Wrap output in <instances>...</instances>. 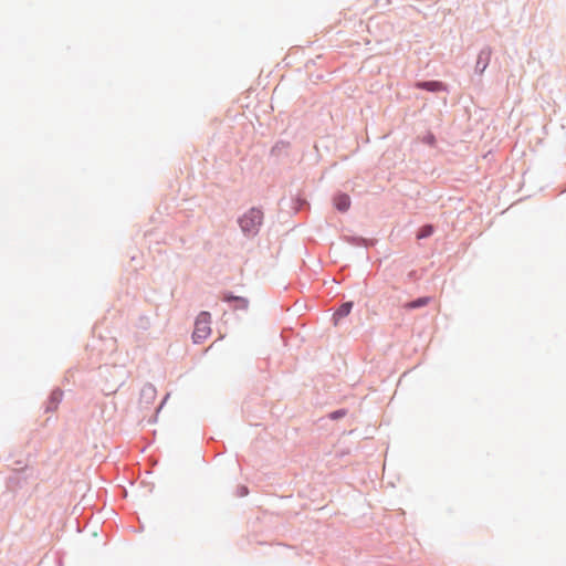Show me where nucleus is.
I'll use <instances>...</instances> for the list:
<instances>
[{
	"instance_id": "7ed1b4c3",
	"label": "nucleus",
	"mask_w": 566,
	"mask_h": 566,
	"mask_svg": "<svg viewBox=\"0 0 566 566\" xmlns=\"http://www.w3.org/2000/svg\"><path fill=\"white\" fill-rule=\"evenodd\" d=\"M413 87L430 93H449V86L438 80H419L413 83Z\"/></svg>"
},
{
	"instance_id": "f257e3e1",
	"label": "nucleus",
	"mask_w": 566,
	"mask_h": 566,
	"mask_svg": "<svg viewBox=\"0 0 566 566\" xmlns=\"http://www.w3.org/2000/svg\"><path fill=\"white\" fill-rule=\"evenodd\" d=\"M263 219L264 213L262 209L252 207L238 219V223L247 238H253L259 233Z\"/></svg>"
},
{
	"instance_id": "423d86ee",
	"label": "nucleus",
	"mask_w": 566,
	"mask_h": 566,
	"mask_svg": "<svg viewBox=\"0 0 566 566\" xmlns=\"http://www.w3.org/2000/svg\"><path fill=\"white\" fill-rule=\"evenodd\" d=\"M354 307V302L353 301H346V302H343L342 304H339V306L334 311L333 313V316H332V321L334 323V325H338L340 319L347 317L352 310Z\"/></svg>"
},
{
	"instance_id": "0eeeda50",
	"label": "nucleus",
	"mask_w": 566,
	"mask_h": 566,
	"mask_svg": "<svg viewBox=\"0 0 566 566\" xmlns=\"http://www.w3.org/2000/svg\"><path fill=\"white\" fill-rule=\"evenodd\" d=\"M156 396H157L156 387L153 384L147 382L143 386V388L140 390L139 402L148 406L154 402V400L156 399Z\"/></svg>"
},
{
	"instance_id": "20e7f679",
	"label": "nucleus",
	"mask_w": 566,
	"mask_h": 566,
	"mask_svg": "<svg viewBox=\"0 0 566 566\" xmlns=\"http://www.w3.org/2000/svg\"><path fill=\"white\" fill-rule=\"evenodd\" d=\"M221 300L228 303L233 311H247L249 307V300L247 297L235 295L231 291L224 292Z\"/></svg>"
},
{
	"instance_id": "ddd939ff",
	"label": "nucleus",
	"mask_w": 566,
	"mask_h": 566,
	"mask_svg": "<svg viewBox=\"0 0 566 566\" xmlns=\"http://www.w3.org/2000/svg\"><path fill=\"white\" fill-rule=\"evenodd\" d=\"M434 232V227L432 224H424L422 226L418 232H417V239H428L430 238Z\"/></svg>"
},
{
	"instance_id": "dca6fc26",
	"label": "nucleus",
	"mask_w": 566,
	"mask_h": 566,
	"mask_svg": "<svg viewBox=\"0 0 566 566\" xmlns=\"http://www.w3.org/2000/svg\"><path fill=\"white\" fill-rule=\"evenodd\" d=\"M346 413H347V410L344 408H340V409H336V410L332 411L328 415V417L332 420H339V419L344 418L346 416Z\"/></svg>"
},
{
	"instance_id": "9b49d317",
	"label": "nucleus",
	"mask_w": 566,
	"mask_h": 566,
	"mask_svg": "<svg viewBox=\"0 0 566 566\" xmlns=\"http://www.w3.org/2000/svg\"><path fill=\"white\" fill-rule=\"evenodd\" d=\"M430 297L429 296H420L417 297L408 303V308L410 310H417L424 307L429 304Z\"/></svg>"
},
{
	"instance_id": "1a4fd4ad",
	"label": "nucleus",
	"mask_w": 566,
	"mask_h": 566,
	"mask_svg": "<svg viewBox=\"0 0 566 566\" xmlns=\"http://www.w3.org/2000/svg\"><path fill=\"white\" fill-rule=\"evenodd\" d=\"M62 398H63V390L60 388L53 389L49 396L45 411L52 412V411L56 410L60 402L62 401Z\"/></svg>"
},
{
	"instance_id": "f3484780",
	"label": "nucleus",
	"mask_w": 566,
	"mask_h": 566,
	"mask_svg": "<svg viewBox=\"0 0 566 566\" xmlns=\"http://www.w3.org/2000/svg\"><path fill=\"white\" fill-rule=\"evenodd\" d=\"M238 496L242 497L249 494V489L247 485H239L237 489Z\"/></svg>"
},
{
	"instance_id": "f8f14e48",
	"label": "nucleus",
	"mask_w": 566,
	"mask_h": 566,
	"mask_svg": "<svg viewBox=\"0 0 566 566\" xmlns=\"http://www.w3.org/2000/svg\"><path fill=\"white\" fill-rule=\"evenodd\" d=\"M346 242L355 247H368L369 240L359 235H348L345 238Z\"/></svg>"
},
{
	"instance_id": "6e6552de",
	"label": "nucleus",
	"mask_w": 566,
	"mask_h": 566,
	"mask_svg": "<svg viewBox=\"0 0 566 566\" xmlns=\"http://www.w3.org/2000/svg\"><path fill=\"white\" fill-rule=\"evenodd\" d=\"M333 203L337 211L344 213L350 208V197L345 192L338 191L334 195Z\"/></svg>"
},
{
	"instance_id": "a211bd4d",
	"label": "nucleus",
	"mask_w": 566,
	"mask_h": 566,
	"mask_svg": "<svg viewBox=\"0 0 566 566\" xmlns=\"http://www.w3.org/2000/svg\"><path fill=\"white\" fill-rule=\"evenodd\" d=\"M169 396H170L169 394H166L165 397L163 398L161 402L159 403V406L156 408V415L154 417V421H156L158 412L161 410L163 406L166 403Z\"/></svg>"
},
{
	"instance_id": "f03ea898",
	"label": "nucleus",
	"mask_w": 566,
	"mask_h": 566,
	"mask_svg": "<svg viewBox=\"0 0 566 566\" xmlns=\"http://www.w3.org/2000/svg\"><path fill=\"white\" fill-rule=\"evenodd\" d=\"M211 314L202 311L196 318L195 329L192 332V342L195 344H201L211 333L210 328Z\"/></svg>"
},
{
	"instance_id": "4468645a",
	"label": "nucleus",
	"mask_w": 566,
	"mask_h": 566,
	"mask_svg": "<svg viewBox=\"0 0 566 566\" xmlns=\"http://www.w3.org/2000/svg\"><path fill=\"white\" fill-rule=\"evenodd\" d=\"M289 146V143L280 140L276 142L275 145L271 149V155L280 156L281 151L284 150Z\"/></svg>"
},
{
	"instance_id": "9d476101",
	"label": "nucleus",
	"mask_w": 566,
	"mask_h": 566,
	"mask_svg": "<svg viewBox=\"0 0 566 566\" xmlns=\"http://www.w3.org/2000/svg\"><path fill=\"white\" fill-rule=\"evenodd\" d=\"M310 205L307 200L300 195H295L291 197V209L296 213L307 211Z\"/></svg>"
},
{
	"instance_id": "39448f33",
	"label": "nucleus",
	"mask_w": 566,
	"mask_h": 566,
	"mask_svg": "<svg viewBox=\"0 0 566 566\" xmlns=\"http://www.w3.org/2000/svg\"><path fill=\"white\" fill-rule=\"evenodd\" d=\"M492 55V49L484 46L478 54L474 72L478 75H482L490 64Z\"/></svg>"
},
{
	"instance_id": "2eb2a0df",
	"label": "nucleus",
	"mask_w": 566,
	"mask_h": 566,
	"mask_svg": "<svg viewBox=\"0 0 566 566\" xmlns=\"http://www.w3.org/2000/svg\"><path fill=\"white\" fill-rule=\"evenodd\" d=\"M422 143H423V144H426V145H428V146H431V147L436 146V144H437L436 135H434L433 133H431V132H428V133L423 136V138H422Z\"/></svg>"
}]
</instances>
